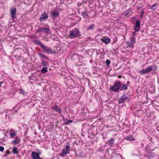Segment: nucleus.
Instances as JSON below:
<instances>
[{
    "label": "nucleus",
    "mask_w": 159,
    "mask_h": 159,
    "mask_svg": "<svg viewBox=\"0 0 159 159\" xmlns=\"http://www.w3.org/2000/svg\"><path fill=\"white\" fill-rule=\"evenodd\" d=\"M48 16L47 14L44 13L41 15L39 19V20L40 21H44L48 18Z\"/></svg>",
    "instance_id": "1a4fd4ad"
},
{
    "label": "nucleus",
    "mask_w": 159,
    "mask_h": 159,
    "mask_svg": "<svg viewBox=\"0 0 159 159\" xmlns=\"http://www.w3.org/2000/svg\"><path fill=\"white\" fill-rule=\"evenodd\" d=\"M154 66L152 65L145 69L140 70L139 71V73L141 75L147 74L152 70H153V68H154Z\"/></svg>",
    "instance_id": "7ed1b4c3"
},
{
    "label": "nucleus",
    "mask_w": 159,
    "mask_h": 159,
    "mask_svg": "<svg viewBox=\"0 0 159 159\" xmlns=\"http://www.w3.org/2000/svg\"><path fill=\"white\" fill-rule=\"evenodd\" d=\"M50 53H51V50H50Z\"/></svg>",
    "instance_id": "a19ab883"
},
{
    "label": "nucleus",
    "mask_w": 159,
    "mask_h": 159,
    "mask_svg": "<svg viewBox=\"0 0 159 159\" xmlns=\"http://www.w3.org/2000/svg\"><path fill=\"white\" fill-rule=\"evenodd\" d=\"M72 122L73 121L72 120H66V122L65 124L66 125H68L72 123Z\"/></svg>",
    "instance_id": "5701e85b"
},
{
    "label": "nucleus",
    "mask_w": 159,
    "mask_h": 159,
    "mask_svg": "<svg viewBox=\"0 0 159 159\" xmlns=\"http://www.w3.org/2000/svg\"><path fill=\"white\" fill-rule=\"evenodd\" d=\"M102 40L103 43L107 44L110 43L111 41V40L109 38L102 39Z\"/></svg>",
    "instance_id": "ddd939ff"
},
{
    "label": "nucleus",
    "mask_w": 159,
    "mask_h": 159,
    "mask_svg": "<svg viewBox=\"0 0 159 159\" xmlns=\"http://www.w3.org/2000/svg\"><path fill=\"white\" fill-rule=\"evenodd\" d=\"M144 11H143L140 13V17H142L143 16V14L144 13Z\"/></svg>",
    "instance_id": "7c9ffc66"
},
{
    "label": "nucleus",
    "mask_w": 159,
    "mask_h": 159,
    "mask_svg": "<svg viewBox=\"0 0 159 159\" xmlns=\"http://www.w3.org/2000/svg\"><path fill=\"white\" fill-rule=\"evenodd\" d=\"M52 108L54 111L57 112L59 113H61V110L57 106L55 105L54 107H52Z\"/></svg>",
    "instance_id": "9d476101"
},
{
    "label": "nucleus",
    "mask_w": 159,
    "mask_h": 159,
    "mask_svg": "<svg viewBox=\"0 0 159 159\" xmlns=\"http://www.w3.org/2000/svg\"><path fill=\"white\" fill-rule=\"evenodd\" d=\"M54 83V82L52 81H51V82H50V84H53Z\"/></svg>",
    "instance_id": "473e14b6"
},
{
    "label": "nucleus",
    "mask_w": 159,
    "mask_h": 159,
    "mask_svg": "<svg viewBox=\"0 0 159 159\" xmlns=\"http://www.w3.org/2000/svg\"><path fill=\"white\" fill-rule=\"evenodd\" d=\"M47 71L48 70L47 67H44L41 70L42 72L44 73L47 72Z\"/></svg>",
    "instance_id": "4be33fe9"
},
{
    "label": "nucleus",
    "mask_w": 159,
    "mask_h": 159,
    "mask_svg": "<svg viewBox=\"0 0 159 159\" xmlns=\"http://www.w3.org/2000/svg\"><path fill=\"white\" fill-rule=\"evenodd\" d=\"M31 155L33 159H41V158L39 157V155L35 152H32Z\"/></svg>",
    "instance_id": "6e6552de"
},
{
    "label": "nucleus",
    "mask_w": 159,
    "mask_h": 159,
    "mask_svg": "<svg viewBox=\"0 0 159 159\" xmlns=\"http://www.w3.org/2000/svg\"><path fill=\"white\" fill-rule=\"evenodd\" d=\"M130 84L129 81H127L126 84H122L120 81L116 82L112 87V90L115 92H117L118 90H125L127 89L128 87Z\"/></svg>",
    "instance_id": "f257e3e1"
},
{
    "label": "nucleus",
    "mask_w": 159,
    "mask_h": 159,
    "mask_svg": "<svg viewBox=\"0 0 159 159\" xmlns=\"http://www.w3.org/2000/svg\"><path fill=\"white\" fill-rule=\"evenodd\" d=\"M13 131V130L12 129H11L10 130V131H11V132H12Z\"/></svg>",
    "instance_id": "58836bf2"
},
{
    "label": "nucleus",
    "mask_w": 159,
    "mask_h": 159,
    "mask_svg": "<svg viewBox=\"0 0 159 159\" xmlns=\"http://www.w3.org/2000/svg\"><path fill=\"white\" fill-rule=\"evenodd\" d=\"M157 4L156 3L155 4H154L151 7V9L152 10H156L157 8Z\"/></svg>",
    "instance_id": "6ab92c4d"
},
{
    "label": "nucleus",
    "mask_w": 159,
    "mask_h": 159,
    "mask_svg": "<svg viewBox=\"0 0 159 159\" xmlns=\"http://www.w3.org/2000/svg\"><path fill=\"white\" fill-rule=\"evenodd\" d=\"M106 63L107 65L108 66L110 63V61L109 60H107L106 61Z\"/></svg>",
    "instance_id": "c85d7f7f"
},
{
    "label": "nucleus",
    "mask_w": 159,
    "mask_h": 159,
    "mask_svg": "<svg viewBox=\"0 0 159 159\" xmlns=\"http://www.w3.org/2000/svg\"><path fill=\"white\" fill-rule=\"evenodd\" d=\"M80 32L78 29L77 28L70 31L68 38L70 39L75 38L80 36Z\"/></svg>",
    "instance_id": "f03ea898"
},
{
    "label": "nucleus",
    "mask_w": 159,
    "mask_h": 159,
    "mask_svg": "<svg viewBox=\"0 0 159 159\" xmlns=\"http://www.w3.org/2000/svg\"><path fill=\"white\" fill-rule=\"evenodd\" d=\"M114 139H112L110 140L108 142L109 144L110 145L113 144L114 143Z\"/></svg>",
    "instance_id": "a878e982"
},
{
    "label": "nucleus",
    "mask_w": 159,
    "mask_h": 159,
    "mask_svg": "<svg viewBox=\"0 0 159 159\" xmlns=\"http://www.w3.org/2000/svg\"><path fill=\"white\" fill-rule=\"evenodd\" d=\"M43 29H39L38 30V31L39 32H42L43 31Z\"/></svg>",
    "instance_id": "2f4dec72"
},
{
    "label": "nucleus",
    "mask_w": 159,
    "mask_h": 159,
    "mask_svg": "<svg viewBox=\"0 0 159 159\" xmlns=\"http://www.w3.org/2000/svg\"><path fill=\"white\" fill-rule=\"evenodd\" d=\"M43 30L46 33H48V32L49 30V29L48 28H46L44 29H43Z\"/></svg>",
    "instance_id": "cd10ccee"
},
{
    "label": "nucleus",
    "mask_w": 159,
    "mask_h": 159,
    "mask_svg": "<svg viewBox=\"0 0 159 159\" xmlns=\"http://www.w3.org/2000/svg\"><path fill=\"white\" fill-rule=\"evenodd\" d=\"M130 42L133 44L136 43L135 38L134 36L131 38V42Z\"/></svg>",
    "instance_id": "aec40b11"
},
{
    "label": "nucleus",
    "mask_w": 159,
    "mask_h": 159,
    "mask_svg": "<svg viewBox=\"0 0 159 159\" xmlns=\"http://www.w3.org/2000/svg\"><path fill=\"white\" fill-rule=\"evenodd\" d=\"M81 15L85 19L87 18V17H89V15L86 12H84V11H82L81 12Z\"/></svg>",
    "instance_id": "2eb2a0df"
},
{
    "label": "nucleus",
    "mask_w": 159,
    "mask_h": 159,
    "mask_svg": "<svg viewBox=\"0 0 159 159\" xmlns=\"http://www.w3.org/2000/svg\"><path fill=\"white\" fill-rule=\"evenodd\" d=\"M0 87H1V85L0 84Z\"/></svg>",
    "instance_id": "79ce46f5"
},
{
    "label": "nucleus",
    "mask_w": 159,
    "mask_h": 159,
    "mask_svg": "<svg viewBox=\"0 0 159 159\" xmlns=\"http://www.w3.org/2000/svg\"><path fill=\"white\" fill-rule=\"evenodd\" d=\"M20 140L19 138L17 136L15 140L12 141V143L14 145H16L20 142Z\"/></svg>",
    "instance_id": "f8f14e48"
},
{
    "label": "nucleus",
    "mask_w": 159,
    "mask_h": 159,
    "mask_svg": "<svg viewBox=\"0 0 159 159\" xmlns=\"http://www.w3.org/2000/svg\"><path fill=\"white\" fill-rule=\"evenodd\" d=\"M45 63V61H43V64L44 65V64Z\"/></svg>",
    "instance_id": "f704fd0d"
},
{
    "label": "nucleus",
    "mask_w": 159,
    "mask_h": 159,
    "mask_svg": "<svg viewBox=\"0 0 159 159\" xmlns=\"http://www.w3.org/2000/svg\"><path fill=\"white\" fill-rule=\"evenodd\" d=\"M128 98V97L125 94H123L121 96L120 98L119 99V101L120 103H123L125 102Z\"/></svg>",
    "instance_id": "423d86ee"
},
{
    "label": "nucleus",
    "mask_w": 159,
    "mask_h": 159,
    "mask_svg": "<svg viewBox=\"0 0 159 159\" xmlns=\"http://www.w3.org/2000/svg\"><path fill=\"white\" fill-rule=\"evenodd\" d=\"M51 12V15L53 18H56L57 16H59V13L57 11H52Z\"/></svg>",
    "instance_id": "9b49d317"
},
{
    "label": "nucleus",
    "mask_w": 159,
    "mask_h": 159,
    "mask_svg": "<svg viewBox=\"0 0 159 159\" xmlns=\"http://www.w3.org/2000/svg\"><path fill=\"white\" fill-rule=\"evenodd\" d=\"M52 87H51L50 88V90H52Z\"/></svg>",
    "instance_id": "4c0bfd02"
},
{
    "label": "nucleus",
    "mask_w": 159,
    "mask_h": 159,
    "mask_svg": "<svg viewBox=\"0 0 159 159\" xmlns=\"http://www.w3.org/2000/svg\"><path fill=\"white\" fill-rule=\"evenodd\" d=\"M70 149V147L68 145H66V148L63 149L62 153H59V155L60 156L63 157L66 155L67 154H69Z\"/></svg>",
    "instance_id": "20e7f679"
},
{
    "label": "nucleus",
    "mask_w": 159,
    "mask_h": 159,
    "mask_svg": "<svg viewBox=\"0 0 159 159\" xmlns=\"http://www.w3.org/2000/svg\"><path fill=\"white\" fill-rule=\"evenodd\" d=\"M140 23L138 20H136L135 25L134 26V29L135 32L139 31L140 30Z\"/></svg>",
    "instance_id": "39448f33"
},
{
    "label": "nucleus",
    "mask_w": 159,
    "mask_h": 159,
    "mask_svg": "<svg viewBox=\"0 0 159 159\" xmlns=\"http://www.w3.org/2000/svg\"><path fill=\"white\" fill-rule=\"evenodd\" d=\"M125 139L128 140L132 141L135 140V139H134L131 135H129L126 137Z\"/></svg>",
    "instance_id": "dca6fc26"
},
{
    "label": "nucleus",
    "mask_w": 159,
    "mask_h": 159,
    "mask_svg": "<svg viewBox=\"0 0 159 159\" xmlns=\"http://www.w3.org/2000/svg\"><path fill=\"white\" fill-rule=\"evenodd\" d=\"M12 152L13 154H17L19 153L18 149L17 148L14 146L13 147Z\"/></svg>",
    "instance_id": "4468645a"
},
{
    "label": "nucleus",
    "mask_w": 159,
    "mask_h": 159,
    "mask_svg": "<svg viewBox=\"0 0 159 159\" xmlns=\"http://www.w3.org/2000/svg\"><path fill=\"white\" fill-rule=\"evenodd\" d=\"M41 47L43 48V51L46 52H48L49 50L48 49L46 46L43 45V44H41Z\"/></svg>",
    "instance_id": "f3484780"
},
{
    "label": "nucleus",
    "mask_w": 159,
    "mask_h": 159,
    "mask_svg": "<svg viewBox=\"0 0 159 159\" xmlns=\"http://www.w3.org/2000/svg\"><path fill=\"white\" fill-rule=\"evenodd\" d=\"M9 151H8V152H7V154H9Z\"/></svg>",
    "instance_id": "ea45409f"
},
{
    "label": "nucleus",
    "mask_w": 159,
    "mask_h": 159,
    "mask_svg": "<svg viewBox=\"0 0 159 159\" xmlns=\"http://www.w3.org/2000/svg\"><path fill=\"white\" fill-rule=\"evenodd\" d=\"M94 27V25L93 24H92L91 25L89 26L88 27V28H87V30H89L91 29H93Z\"/></svg>",
    "instance_id": "b1692460"
},
{
    "label": "nucleus",
    "mask_w": 159,
    "mask_h": 159,
    "mask_svg": "<svg viewBox=\"0 0 159 159\" xmlns=\"http://www.w3.org/2000/svg\"><path fill=\"white\" fill-rule=\"evenodd\" d=\"M126 43L127 45V47L131 48H134V44L131 43V42H129L128 41H127L126 42Z\"/></svg>",
    "instance_id": "a211bd4d"
},
{
    "label": "nucleus",
    "mask_w": 159,
    "mask_h": 159,
    "mask_svg": "<svg viewBox=\"0 0 159 159\" xmlns=\"http://www.w3.org/2000/svg\"><path fill=\"white\" fill-rule=\"evenodd\" d=\"M16 9L14 8H12L10 9V12L12 18H14L15 17V14L16 13Z\"/></svg>",
    "instance_id": "0eeeda50"
},
{
    "label": "nucleus",
    "mask_w": 159,
    "mask_h": 159,
    "mask_svg": "<svg viewBox=\"0 0 159 159\" xmlns=\"http://www.w3.org/2000/svg\"><path fill=\"white\" fill-rule=\"evenodd\" d=\"M121 77V76H119L118 77V78H120Z\"/></svg>",
    "instance_id": "e433bc0d"
},
{
    "label": "nucleus",
    "mask_w": 159,
    "mask_h": 159,
    "mask_svg": "<svg viewBox=\"0 0 159 159\" xmlns=\"http://www.w3.org/2000/svg\"><path fill=\"white\" fill-rule=\"evenodd\" d=\"M2 82H2H2H1V83H0V84L1 85V84H2Z\"/></svg>",
    "instance_id": "c9c22d12"
},
{
    "label": "nucleus",
    "mask_w": 159,
    "mask_h": 159,
    "mask_svg": "<svg viewBox=\"0 0 159 159\" xmlns=\"http://www.w3.org/2000/svg\"><path fill=\"white\" fill-rule=\"evenodd\" d=\"M19 93L22 95H25V93L23 89H20V90Z\"/></svg>",
    "instance_id": "bb28decb"
},
{
    "label": "nucleus",
    "mask_w": 159,
    "mask_h": 159,
    "mask_svg": "<svg viewBox=\"0 0 159 159\" xmlns=\"http://www.w3.org/2000/svg\"><path fill=\"white\" fill-rule=\"evenodd\" d=\"M4 150V148L3 146H0V151L3 152Z\"/></svg>",
    "instance_id": "c756f323"
},
{
    "label": "nucleus",
    "mask_w": 159,
    "mask_h": 159,
    "mask_svg": "<svg viewBox=\"0 0 159 159\" xmlns=\"http://www.w3.org/2000/svg\"><path fill=\"white\" fill-rule=\"evenodd\" d=\"M34 42L35 43L41 46V44H43L41 42L39 41L38 40H34Z\"/></svg>",
    "instance_id": "412c9836"
},
{
    "label": "nucleus",
    "mask_w": 159,
    "mask_h": 159,
    "mask_svg": "<svg viewBox=\"0 0 159 159\" xmlns=\"http://www.w3.org/2000/svg\"><path fill=\"white\" fill-rule=\"evenodd\" d=\"M136 34L135 33H133V35H136Z\"/></svg>",
    "instance_id": "72a5a7b5"
},
{
    "label": "nucleus",
    "mask_w": 159,
    "mask_h": 159,
    "mask_svg": "<svg viewBox=\"0 0 159 159\" xmlns=\"http://www.w3.org/2000/svg\"><path fill=\"white\" fill-rule=\"evenodd\" d=\"M16 134L14 132H12L10 133V135L11 138H12L13 137L15 136L16 135Z\"/></svg>",
    "instance_id": "393cba45"
}]
</instances>
